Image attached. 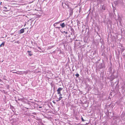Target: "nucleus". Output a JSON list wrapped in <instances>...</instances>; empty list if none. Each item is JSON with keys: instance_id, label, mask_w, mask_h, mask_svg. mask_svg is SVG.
<instances>
[{"instance_id": "423d86ee", "label": "nucleus", "mask_w": 125, "mask_h": 125, "mask_svg": "<svg viewBox=\"0 0 125 125\" xmlns=\"http://www.w3.org/2000/svg\"><path fill=\"white\" fill-rule=\"evenodd\" d=\"M24 29H21L20 30V33L21 34L23 33L24 32Z\"/></svg>"}, {"instance_id": "9b49d317", "label": "nucleus", "mask_w": 125, "mask_h": 125, "mask_svg": "<svg viewBox=\"0 0 125 125\" xmlns=\"http://www.w3.org/2000/svg\"><path fill=\"white\" fill-rule=\"evenodd\" d=\"M75 75L77 77H78L79 76V74L78 73L75 74Z\"/></svg>"}, {"instance_id": "f257e3e1", "label": "nucleus", "mask_w": 125, "mask_h": 125, "mask_svg": "<svg viewBox=\"0 0 125 125\" xmlns=\"http://www.w3.org/2000/svg\"><path fill=\"white\" fill-rule=\"evenodd\" d=\"M62 89L63 88H62L59 87L58 88L57 90V94H60L61 93V91Z\"/></svg>"}, {"instance_id": "f3484780", "label": "nucleus", "mask_w": 125, "mask_h": 125, "mask_svg": "<svg viewBox=\"0 0 125 125\" xmlns=\"http://www.w3.org/2000/svg\"><path fill=\"white\" fill-rule=\"evenodd\" d=\"M39 108H41V107H40H40H39Z\"/></svg>"}, {"instance_id": "ddd939ff", "label": "nucleus", "mask_w": 125, "mask_h": 125, "mask_svg": "<svg viewBox=\"0 0 125 125\" xmlns=\"http://www.w3.org/2000/svg\"><path fill=\"white\" fill-rule=\"evenodd\" d=\"M59 94V96H61L62 95V94H61V93H60V94Z\"/></svg>"}, {"instance_id": "f03ea898", "label": "nucleus", "mask_w": 125, "mask_h": 125, "mask_svg": "<svg viewBox=\"0 0 125 125\" xmlns=\"http://www.w3.org/2000/svg\"><path fill=\"white\" fill-rule=\"evenodd\" d=\"M27 52L28 53L29 55L30 56H31L33 55V54H32V53L31 52V51H27Z\"/></svg>"}, {"instance_id": "1a4fd4ad", "label": "nucleus", "mask_w": 125, "mask_h": 125, "mask_svg": "<svg viewBox=\"0 0 125 125\" xmlns=\"http://www.w3.org/2000/svg\"><path fill=\"white\" fill-rule=\"evenodd\" d=\"M63 21H63H59L58 22H56L53 25L54 26H55V24H59V23H60V22H62V21Z\"/></svg>"}, {"instance_id": "6e6552de", "label": "nucleus", "mask_w": 125, "mask_h": 125, "mask_svg": "<svg viewBox=\"0 0 125 125\" xmlns=\"http://www.w3.org/2000/svg\"><path fill=\"white\" fill-rule=\"evenodd\" d=\"M18 71L17 72H12V73H16L17 74H20V75H21V74H23V73H18Z\"/></svg>"}, {"instance_id": "a211bd4d", "label": "nucleus", "mask_w": 125, "mask_h": 125, "mask_svg": "<svg viewBox=\"0 0 125 125\" xmlns=\"http://www.w3.org/2000/svg\"><path fill=\"white\" fill-rule=\"evenodd\" d=\"M53 102V103H55V102Z\"/></svg>"}, {"instance_id": "39448f33", "label": "nucleus", "mask_w": 125, "mask_h": 125, "mask_svg": "<svg viewBox=\"0 0 125 125\" xmlns=\"http://www.w3.org/2000/svg\"><path fill=\"white\" fill-rule=\"evenodd\" d=\"M5 43V42H2L0 45V47L4 46V45Z\"/></svg>"}, {"instance_id": "0eeeda50", "label": "nucleus", "mask_w": 125, "mask_h": 125, "mask_svg": "<svg viewBox=\"0 0 125 125\" xmlns=\"http://www.w3.org/2000/svg\"><path fill=\"white\" fill-rule=\"evenodd\" d=\"M3 9L4 10V11H7L8 10H7V7H4L3 8Z\"/></svg>"}, {"instance_id": "20e7f679", "label": "nucleus", "mask_w": 125, "mask_h": 125, "mask_svg": "<svg viewBox=\"0 0 125 125\" xmlns=\"http://www.w3.org/2000/svg\"><path fill=\"white\" fill-rule=\"evenodd\" d=\"M18 72L21 73H23V74L24 73L27 74L28 73V71H24L23 72L22 71H20Z\"/></svg>"}, {"instance_id": "7ed1b4c3", "label": "nucleus", "mask_w": 125, "mask_h": 125, "mask_svg": "<svg viewBox=\"0 0 125 125\" xmlns=\"http://www.w3.org/2000/svg\"><path fill=\"white\" fill-rule=\"evenodd\" d=\"M60 25L62 28H63L65 26L64 23H62L60 24Z\"/></svg>"}, {"instance_id": "dca6fc26", "label": "nucleus", "mask_w": 125, "mask_h": 125, "mask_svg": "<svg viewBox=\"0 0 125 125\" xmlns=\"http://www.w3.org/2000/svg\"><path fill=\"white\" fill-rule=\"evenodd\" d=\"M88 123H86V125H88Z\"/></svg>"}, {"instance_id": "9d476101", "label": "nucleus", "mask_w": 125, "mask_h": 125, "mask_svg": "<svg viewBox=\"0 0 125 125\" xmlns=\"http://www.w3.org/2000/svg\"><path fill=\"white\" fill-rule=\"evenodd\" d=\"M62 96H60L59 98L58 99V100H57L56 101L57 102H58L59 101H60L62 99Z\"/></svg>"}, {"instance_id": "4468645a", "label": "nucleus", "mask_w": 125, "mask_h": 125, "mask_svg": "<svg viewBox=\"0 0 125 125\" xmlns=\"http://www.w3.org/2000/svg\"><path fill=\"white\" fill-rule=\"evenodd\" d=\"M55 28H58V29H59L60 28V27H55Z\"/></svg>"}, {"instance_id": "2eb2a0df", "label": "nucleus", "mask_w": 125, "mask_h": 125, "mask_svg": "<svg viewBox=\"0 0 125 125\" xmlns=\"http://www.w3.org/2000/svg\"><path fill=\"white\" fill-rule=\"evenodd\" d=\"M65 33L66 34H68V32H65Z\"/></svg>"}, {"instance_id": "f8f14e48", "label": "nucleus", "mask_w": 125, "mask_h": 125, "mask_svg": "<svg viewBox=\"0 0 125 125\" xmlns=\"http://www.w3.org/2000/svg\"><path fill=\"white\" fill-rule=\"evenodd\" d=\"M81 119H82V120L83 122H84L85 121V120H84V119H83L82 117H81Z\"/></svg>"}]
</instances>
